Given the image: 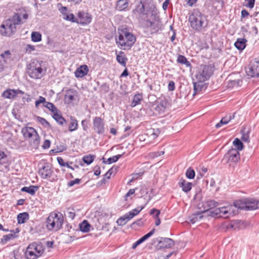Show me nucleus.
Masks as SVG:
<instances>
[{
  "instance_id": "39",
  "label": "nucleus",
  "mask_w": 259,
  "mask_h": 259,
  "mask_svg": "<svg viewBox=\"0 0 259 259\" xmlns=\"http://www.w3.org/2000/svg\"><path fill=\"white\" fill-rule=\"evenodd\" d=\"M206 3L211 5L214 9H217L219 7H222V0H206Z\"/></svg>"
},
{
  "instance_id": "56",
  "label": "nucleus",
  "mask_w": 259,
  "mask_h": 259,
  "mask_svg": "<svg viewBox=\"0 0 259 259\" xmlns=\"http://www.w3.org/2000/svg\"><path fill=\"white\" fill-rule=\"evenodd\" d=\"M81 181V179L76 178L74 180L69 182L67 184V186L69 187L73 186L75 184H79Z\"/></svg>"
},
{
  "instance_id": "18",
  "label": "nucleus",
  "mask_w": 259,
  "mask_h": 259,
  "mask_svg": "<svg viewBox=\"0 0 259 259\" xmlns=\"http://www.w3.org/2000/svg\"><path fill=\"white\" fill-rule=\"evenodd\" d=\"M169 106L170 103L167 99H161L160 101L156 105L155 110L158 113L161 114L163 113L165 111V110L167 108H168Z\"/></svg>"
},
{
  "instance_id": "4",
  "label": "nucleus",
  "mask_w": 259,
  "mask_h": 259,
  "mask_svg": "<svg viewBox=\"0 0 259 259\" xmlns=\"http://www.w3.org/2000/svg\"><path fill=\"white\" fill-rule=\"evenodd\" d=\"M21 133L26 140L34 148H37L40 142L39 136L36 131L32 127L25 126L21 130Z\"/></svg>"
},
{
  "instance_id": "37",
  "label": "nucleus",
  "mask_w": 259,
  "mask_h": 259,
  "mask_svg": "<svg viewBox=\"0 0 259 259\" xmlns=\"http://www.w3.org/2000/svg\"><path fill=\"white\" fill-rule=\"evenodd\" d=\"M147 134L150 136L153 139L156 138L160 133V131L158 128H150L147 131Z\"/></svg>"
},
{
  "instance_id": "46",
  "label": "nucleus",
  "mask_w": 259,
  "mask_h": 259,
  "mask_svg": "<svg viewBox=\"0 0 259 259\" xmlns=\"http://www.w3.org/2000/svg\"><path fill=\"white\" fill-rule=\"evenodd\" d=\"M233 144L234 146L236 148V150L238 151L242 150L243 148V145L242 141L238 138H235L233 141Z\"/></svg>"
},
{
  "instance_id": "2",
  "label": "nucleus",
  "mask_w": 259,
  "mask_h": 259,
  "mask_svg": "<svg viewBox=\"0 0 259 259\" xmlns=\"http://www.w3.org/2000/svg\"><path fill=\"white\" fill-rule=\"evenodd\" d=\"M188 20L190 27L197 32L202 31L207 25L206 17L198 9H194L189 14Z\"/></svg>"
},
{
  "instance_id": "3",
  "label": "nucleus",
  "mask_w": 259,
  "mask_h": 259,
  "mask_svg": "<svg viewBox=\"0 0 259 259\" xmlns=\"http://www.w3.org/2000/svg\"><path fill=\"white\" fill-rule=\"evenodd\" d=\"M136 40L135 36L127 28H124L119 30L116 42L120 46L121 49L129 50L135 44Z\"/></svg>"
},
{
  "instance_id": "27",
  "label": "nucleus",
  "mask_w": 259,
  "mask_h": 259,
  "mask_svg": "<svg viewBox=\"0 0 259 259\" xmlns=\"http://www.w3.org/2000/svg\"><path fill=\"white\" fill-rule=\"evenodd\" d=\"M78 126V121L74 117H70V123L68 125V130L69 132H73L77 130Z\"/></svg>"
},
{
  "instance_id": "24",
  "label": "nucleus",
  "mask_w": 259,
  "mask_h": 259,
  "mask_svg": "<svg viewBox=\"0 0 259 259\" xmlns=\"http://www.w3.org/2000/svg\"><path fill=\"white\" fill-rule=\"evenodd\" d=\"M75 92L72 89H69L66 91L64 96V101L67 104L70 103L74 100Z\"/></svg>"
},
{
  "instance_id": "54",
  "label": "nucleus",
  "mask_w": 259,
  "mask_h": 259,
  "mask_svg": "<svg viewBox=\"0 0 259 259\" xmlns=\"http://www.w3.org/2000/svg\"><path fill=\"white\" fill-rule=\"evenodd\" d=\"M46 102L45 98L42 96H39L38 99L35 101V105L37 107L39 104L43 103V105H44L46 104Z\"/></svg>"
},
{
  "instance_id": "61",
  "label": "nucleus",
  "mask_w": 259,
  "mask_h": 259,
  "mask_svg": "<svg viewBox=\"0 0 259 259\" xmlns=\"http://www.w3.org/2000/svg\"><path fill=\"white\" fill-rule=\"evenodd\" d=\"M131 126H127L125 127L124 128V132L125 133V134L123 136L124 138L125 137H127V136H128L131 132Z\"/></svg>"
},
{
  "instance_id": "60",
  "label": "nucleus",
  "mask_w": 259,
  "mask_h": 259,
  "mask_svg": "<svg viewBox=\"0 0 259 259\" xmlns=\"http://www.w3.org/2000/svg\"><path fill=\"white\" fill-rule=\"evenodd\" d=\"M155 232V229H153L151 231H150L148 233L144 235L142 237L144 239V240H146L148 238L150 237Z\"/></svg>"
},
{
  "instance_id": "42",
  "label": "nucleus",
  "mask_w": 259,
  "mask_h": 259,
  "mask_svg": "<svg viewBox=\"0 0 259 259\" xmlns=\"http://www.w3.org/2000/svg\"><path fill=\"white\" fill-rule=\"evenodd\" d=\"M177 62L180 64H184L187 67H189L191 65L190 63L187 60V58L181 55H178L177 57Z\"/></svg>"
},
{
  "instance_id": "10",
  "label": "nucleus",
  "mask_w": 259,
  "mask_h": 259,
  "mask_svg": "<svg viewBox=\"0 0 259 259\" xmlns=\"http://www.w3.org/2000/svg\"><path fill=\"white\" fill-rule=\"evenodd\" d=\"M211 213H213L214 215L224 218H229L234 215L233 206L219 207L211 211Z\"/></svg>"
},
{
  "instance_id": "13",
  "label": "nucleus",
  "mask_w": 259,
  "mask_h": 259,
  "mask_svg": "<svg viewBox=\"0 0 259 259\" xmlns=\"http://www.w3.org/2000/svg\"><path fill=\"white\" fill-rule=\"evenodd\" d=\"M28 15L26 13H15L14 15L11 18L8 19L10 20L11 22L15 26L18 25L25 22L26 20L28 19Z\"/></svg>"
},
{
  "instance_id": "15",
  "label": "nucleus",
  "mask_w": 259,
  "mask_h": 259,
  "mask_svg": "<svg viewBox=\"0 0 259 259\" xmlns=\"http://www.w3.org/2000/svg\"><path fill=\"white\" fill-rule=\"evenodd\" d=\"M247 75L252 77H259V61H254L251 63L246 71Z\"/></svg>"
},
{
  "instance_id": "17",
  "label": "nucleus",
  "mask_w": 259,
  "mask_h": 259,
  "mask_svg": "<svg viewBox=\"0 0 259 259\" xmlns=\"http://www.w3.org/2000/svg\"><path fill=\"white\" fill-rule=\"evenodd\" d=\"M24 94L23 91L19 89H7L3 93L2 96L5 98L11 99L15 98L18 94L23 95Z\"/></svg>"
},
{
  "instance_id": "52",
  "label": "nucleus",
  "mask_w": 259,
  "mask_h": 259,
  "mask_svg": "<svg viewBox=\"0 0 259 259\" xmlns=\"http://www.w3.org/2000/svg\"><path fill=\"white\" fill-rule=\"evenodd\" d=\"M37 120L38 121H39L46 127H50L51 126L50 123L44 118L41 117L40 116H37Z\"/></svg>"
},
{
  "instance_id": "22",
  "label": "nucleus",
  "mask_w": 259,
  "mask_h": 259,
  "mask_svg": "<svg viewBox=\"0 0 259 259\" xmlns=\"http://www.w3.org/2000/svg\"><path fill=\"white\" fill-rule=\"evenodd\" d=\"M179 186L182 188V190L184 192L187 193L191 190L192 184L190 182L186 181L183 179H181L179 182Z\"/></svg>"
},
{
  "instance_id": "25",
  "label": "nucleus",
  "mask_w": 259,
  "mask_h": 259,
  "mask_svg": "<svg viewBox=\"0 0 259 259\" xmlns=\"http://www.w3.org/2000/svg\"><path fill=\"white\" fill-rule=\"evenodd\" d=\"M56 225L53 220V214H49L46 221V227L49 231H56Z\"/></svg>"
},
{
  "instance_id": "9",
  "label": "nucleus",
  "mask_w": 259,
  "mask_h": 259,
  "mask_svg": "<svg viewBox=\"0 0 259 259\" xmlns=\"http://www.w3.org/2000/svg\"><path fill=\"white\" fill-rule=\"evenodd\" d=\"M16 26H14L10 20L8 19L0 26V33L3 36L10 37L16 32Z\"/></svg>"
},
{
  "instance_id": "35",
  "label": "nucleus",
  "mask_w": 259,
  "mask_h": 259,
  "mask_svg": "<svg viewBox=\"0 0 259 259\" xmlns=\"http://www.w3.org/2000/svg\"><path fill=\"white\" fill-rule=\"evenodd\" d=\"M38 189V187L35 186H30L29 187H24L21 189V191L25 192L31 195H34Z\"/></svg>"
},
{
  "instance_id": "26",
  "label": "nucleus",
  "mask_w": 259,
  "mask_h": 259,
  "mask_svg": "<svg viewBox=\"0 0 259 259\" xmlns=\"http://www.w3.org/2000/svg\"><path fill=\"white\" fill-rule=\"evenodd\" d=\"M234 208L247 210L246 198L236 200L234 202Z\"/></svg>"
},
{
  "instance_id": "6",
  "label": "nucleus",
  "mask_w": 259,
  "mask_h": 259,
  "mask_svg": "<svg viewBox=\"0 0 259 259\" xmlns=\"http://www.w3.org/2000/svg\"><path fill=\"white\" fill-rule=\"evenodd\" d=\"M44 252V247L41 244L33 242L27 247L25 256L27 259H37Z\"/></svg>"
},
{
  "instance_id": "63",
  "label": "nucleus",
  "mask_w": 259,
  "mask_h": 259,
  "mask_svg": "<svg viewBox=\"0 0 259 259\" xmlns=\"http://www.w3.org/2000/svg\"><path fill=\"white\" fill-rule=\"evenodd\" d=\"M168 89L169 91H172L175 89V84L174 81H170L168 83Z\"/></svg>"
},
{
  "instance_id": "53",
  "label": "nucleus",
  "mask_w": 259,
  "mask_h": 259,
  "mask_svg": "<svg viewBox=\"0 0 259 259\" xmlns=\"http://www.w3.org/2000/svg\"><path fill=\"white\" fill-rule=\"evenodd\" d=\"M235 117V113L232 115L226 116L222 118L221 120H222L225 124L228 123L232 119H234Z\"/></svg>"
},
{
  "instance_id": "47",
  "label": "nucleus",
  "mask_w": 259,
  "mask_h": 259,
  "mask_svg": "<svg viewBox=\"0 0 259 259\" xmlns=\"http://www.w3.org/2000/svg\"><path fill=\"white\" fill-rule=\"evenodd\" d=\"M44 107H46L51 111H52L53 114L56 112L59 111V110L57 109V108L51 102H47L46 104L44 105Z\"/></svg>"
},
{
  "instance_id": "57",
  "label": "nucleus",
  "mask_w": 259,
  "mask_h": 259,
  "mask_svg": "<svg viewBox=\"0 0 259 259\" xmlns=\"http://www.w3.org/2000/svg\"><path fill=\"white\" fill-rule=\"evenodd\" d=\"M101 90L104 93H106L109 91V85L106 83H104L101 85Z\"/></svg>"
},
{
  "instance_id": "48",
  "label": "nucleus",
  "mask_w": 259,
  "mask_h": 259,
  "mask_svg": "<svg viewBox=\"0 0 259 259\" xmlns=\"http://www.w3.org/2000/svg\"><path fill=\"white\" fill-rule=\"evenodd\" d=\"M95 156L93 155H84L82 158L83 161L87 164H90L93 162Z\"/></svg>"
},
{
  "instance_id": "1",
  "label": "nucleus",
  "mask_w": 259,
  "mask_h": 259,
  "mask_svg": "<svg viewBox=\"0 0 259 259\" xmlns=\"http://www.w3.org/2000/svg\"><path fill=\"white\" fill-rule=\"evenodd\" d=\"M134 11L144 16L143 29L146 35L158 33L163 29L159 12L152 0H141Z\"/></svg>"
},
{
  "instance_id": "8",
  "label": "nucleus",
  "mask_w": 259,
  "mask_h": 259,
  "mask_svg": "<svg viewBox=\"0 0 259 259\" xmlns=\"http://www.w3.org/2000/svg\"><path fill=\"white\" fill-rule=\"evenodd\" d=\"M38 174L42 179H47L51 182L55 181L57 179V175L48 163L42 165L39 167Z\"/></svg>"
},
{
  "instance_id": "12",
  "label": "nucleus",
  "mask_w": 259,
  "mask_h": 259,
  "mask_svg": "<svg viewBox=\"0 0 259 259\" xmlns=\"http://www.w3.org/2000/svg\"><path fill=\"white\" fill-rule=\"evenodd\" d=\"M77 23L82 26L87 25L90 24L92 20V16L89 13L84 11H79L77 13Z\"/></svg>"
},
{
  "instance_id": "58",
  "label": "nucleus",
  "mask_w": 259,
  "mask_h": 259,
  "mask_svg": "<svg viewBox=\"0 0 259 259\" xmlns=\"http://www.w3.org/2000/svg\"><path fill=\"white\" fill-rule=\"evenodd\" d=\"M81 126L84 131H87L88 128V121L87 119H83L81 121Z\"/></svg>"
},
{
  "instance_id": "38",
  "label": "nucleus",
  "mask_w": 259,
  "mask_h": 259,
  "mask_svg": "<svg viewBox=\"0 0 259 259\" xmlns=\"http://www.w3.org/2000/svg\"><path fill=\"white\" fill-rule=\"evenodd\" d=\"M124 54V53L122 51L119 52V54L117 55L116 60L117 61L123 66H126V61L127 59L124 56L121 55Z\"/></svg>"
},
{
  "instance_id": "45",
  "label": "nucleus",
  "mask_w": 259,
  "mask_h": 259,
  "mask_svg": "<svg viewBox=\"0 0 259 259\" xmlns=\"http://www.w3.org/2000/svg\"><path fill=\"white\" fill-rule=\"evenodd\" d=\"M31 40L33 42H38L41 40V34L36 31L32 32L31 35Z\"/></svg>"
},
{
  "instance_id": "44",
  "label": "nucleus",
  "mask_w": 259,
  "mask_h": 259,
  "mask_svg": "<svg viewBox=\"0 0 259 259\" xmlns=\"http://www.w3.org/2000/svg\"><path fill=\"white\" fill-rule=\"evenodd\" d=\"M206 205V210L212 209L219 205V203L213 200H209L205 202Z\"/></svg>"
},
{
  "instance_id": "20",
  "label": "nucleus",
  "mask_w": 259,
  "mask_h": 259,
  "mask_svg": "<svg viewBox=\"0 0 259 259\" xmlns=\"http://www.w3.org/2000/svg\"><path fill=\"white\" fill-rule=\"evenodd\" d=\"M247 210L259 208V201L252 198H246Z\"/></svg>"
},
{
  "instance_id": "23",
  "label": "nucleus",
  "mask_w": 259,
  "mask_h": 259,
  "mask_svg": "<svg viewBox=\"0 0 259 259\" xmlns=\"http://www.w3.org/2000/svg\"><path fill=\"white\" fill-rule=\"evenodd\" d=\"M129 1L130 0H118L116 4V9L120 11H126L128 7Z\"/></svg>"
},
{
  "instance_id": "43",
  "label": "nucleus",
  "mask_w": 259,
  "mask_h": 259,
  "mask_svg": "<svg viewBox=\"0 0 259 259\" xmlns=\"http://www.w3.org/2000/svg\"><path fill=\"white\" fill-rule=\"evenodd\" d=\"M123 155V154H118L117 155H115L112 157H109V158L107 159V161L104 160L103 162L105 163L109 164H111L113 162H115L119 158H120Z\"/></svg>"
},
{
  "instance_id": "41",
  "label": "nucleus",
  "mask_w": 259,
  "mask_h": 259,
  "mask_svg": "<svg viewBox=\"0 0 259 259\" xmlns=\"http://www.w3.org/2000/svg\"><path fill=\"white\" fill-rule=\"evenodd\" d=\"M145 207V205L141 207H138L134 209H132L131 211L127 212L129 215V218L132 219L135 216L139 214L143 209Z\"/></svg>"
},
{
  "instance_id": "62",
  "label": "nucleus",
  "mask_w": 259,
  "mask_h": 259,
  "mask_svg": "<svg viewBox=\"0 0 259 259\" xmlns=\"http://www.w3.org/2000/svg\"><path fill=\"white\" fill-rule=\"evenodd\" d=\"M50 145L51 141L49 140H46L43 143L42 147L44 149H48L50 147Z\"/></svg>"
},
{
  "instance_id": "31",
  "label": "nucleus",
  "mask_w": 259,
  "mask_h": 259,
  "mask_svg": "<svg viewBox=\"0 0 259 259\" xmlns=\"http://www.w3.org/2000/svg\"><path fill=\"white\" fill-rule=\"evenodd\" d=\"M11 232H12L13 233L5 235L3 236V238L1 240V243L4 244L10 240L16 238L17 236L14 231L11 230Z\"/></svg>"
},
{
  "instance_id": "11",
  "label": "nucleus",
  "mask_w": 259,
  "mask_h": 259,
  "mask_svg": "<svg viewBox=\"0 0 259 259\" xmlns=\"http://www.w3.org/2000/svg\"><path fill=\"white\" fill-rule=\"evenodd\" d=\"M93 130L98 135H103L105 131L104 119L100 117H95L93 121Z\"/></svg>"
},
{
  "instance_id": "50",
  "label": "nucleus",
  "mask_w": 259,
  "mask_h": 259,
  "mask_svg": "<svg viewBox=\"0 0 259 259\" xmlns=\"http://www.w3.org/2000/svg\"><path fill=\"white\" fill-rule=\"evenodd\" d=\"M186 176L187 178L189 179H194L195 176V173L194 170L191 168V167H189L187 169L186 172Z\"/></svg>"
},
{
  "instance_id": "19",
  "label": "nucleus",
  "mask_w": 259,
  "mask_h": 259,
  "mask_svg": "<svg viewBox=\"0 0 259 259\" xmlns=\"http://www.w3.org/2000/svg\"><path fill=\"white\" fill-rule=\"evenodd\" d=\"M50 214H53V220L54 221V224L56 225V231L60 230L63 224V216L61 213H57L54 212H51Z\"/></svg>"
},
{
  "instance_id": "36",
  "label": "nucleus",
  "mask_w": 259,
  "mask_h": 259,
  "mask_svg": "<svg viewBox=\"0 0 259 259\" xmlns=\"http://www.w3.org/2000/svg\"><path fill=\"white\" fill-rule=\"evenodd\" d=\"M1 57L3 61L8 63L12 60V55L9 50L5 51L4 53L1 54Z\"/></svg>"
},
{
  "instance_id": "21",
  "label": "nucleus",
  "mask_w": 259,
  "mask_h": 259,
  "mask_svg": "<svg viewBox=\"0 0 259 259\" xmlns=\"http://www.w3.org/2000/svg\"><path fill=\"white\" fill-rule=\"evenodd\" d=\"M89 69L86 65H83L78 67L75 72L76 77H82L88 73Z\"/></svg>"
},
{
  "instance_id": "55",
  "label": "nucleus",
  "mask_w": 259,
  "mask_h": 259,
  "mask_svg": "<svg viewBox=\"0 0 259 259\" xmlns=\"http://www.w3.org/2000/svg\"><path fill=\"white\" fill-rule=\"evenodd\" d=\"M246 4L245 6L249 8H252L254 6L255 0H245Z\"/></svg>"
},
{
  "instance_id": "30",
  "label": "nucleus",
  "mask_w": 259,
  "mask_h": 259,
  "mask_svg": "<svg viewBox=\"0 0 259 259\" xmlns=\"http://www.w3.org/2000/svg\"><path fill=\"white\" fill-rule=\"evenodd\" d=\"M129 215L127 213H126L123 216L120 217L116 221V223L118 226H122L126 224V223L131 220V218H129Z\"/></svg>"
},
{
  "instance_id": "64",
  "label": "nucleus",
  "mask_w": 259,
  "mask_h": 259,
  "mask_svg": "<svg viewBox=\"0 0 259 259\" xmlns=\"http://www.w3.org/2000/svg\"><path fill=\"white\" fill-rule=\"evenodd\" d=\"M94 175L96 176H99L100 175L101 173V170L100 167L99 165H96L94 167Z\"/></svg>"
},
{
  "instance_id": "34",
  "label": "nucleus",
  "mask_w": 259,
  "mask_h": 259,
  "mask_svg": "<svg viewBox=\"0 0 259 259\" xmlns=\"http://www.w3.org/2000/svg\"><path fill=\"white\" fill-rule=\"evenodd\" d=\"M91 227V225L87 220L83 221V222L79 224V229L83 233L89 232L90 230Z\"/></svg>"
},
{
  "instance_id": "7",
  "label": "nucleus",
  "mask_w": 259,
  "mask_h": 259,
  "mask_svg": "<svg viewBox=\"0 0 259 259\" xmlns=\"http://www.w3.org/2000/svg\"><path fill=\"white\" fill-rule=\"evenodd\" d=\"M214 71V66L211 64L201 65L196 74V78L199 82H204L208 80Z\"/></svg>"
},
{
  "instance_id": "29",
  "label": "nucleus",
  "mask_w": 259,
  "mask_h": 259,
  "mask_svg": "<svg viewBox=\"0 0 259 259\" xmlns=\"http://www.w3.org/2000/svg\"><path fill=\"white\" fill-rule=\"evenodd\" d=\"M246 41L245 38H238L235 42L234 46L238 50L242 51L246 47Z\"/></svg>"
},
{
  "instance_id": "14",
  "label": "nucleus",
  "mask_w": 259,
  "mask_h": 259,
  "mask_svg": "<svg viewBox=\"0 0 259 259\" xmlns=\"http://www.w3.org/2000/svg\"><path fill=\"white\" fill-rule=\"evenodd\" d=\"M158 244L159 249L169 248L175 245L174 240L169 238L160 237L156 239Z\"/></svg>"
},
{
  "instance_id": "40",
  "label": "nucleus",
  "mask_w": 259,
  "mask_h": 259,
  "mask_svg": "<svg viewBox=\"0 0 259 259\" xmlns=\"http://www.w3.org/2000/svg\"><path fill=\"white\" fill-rule=\"evenodd\" d=\"M202 213V212L194 213L190 217V222L192 224H194L196 222L201 220L203 218Z\"/></svg>"
},
{
  "instance_id": "16",
  "label": "nucleus",
  "mask_w": 259,
  "mask_h": 259,
  "mask_svg": "<svg viewBox=\"0 0 259 259\" xmlns=\"http://www.w3.org/2000/svg\"><path fill=\"white\" fill-rule=\"evenodd\" d=\"M225 157L228 159V162H236L240 159V154L237 150L232 148L228 151Z\"/></svg>"
},
{
  "instance_id": "33",
  "label": "nucleus",
  "mask_w": 259,
  "mask_h": 259,
  "mask_svg": "<svg viewBox=\"0 0 259 259\" xmlns=\"http://www.w3.org/2000/svg\"><path fill=\"white\" fill-rule=\"evenodd\" d=\"M60 111H58L53 114V118L60 125H63L64 123H66V121L63 116L59 114Z\"/></svg>"
},
{
  "instance_id": "49",
  "label": "nucleus",
  "mask_w": 259,
  "mask_h": 259,
  "mask_svg": "<svg viewBox=\"0 0 259 259\" xmlns=\"http://www.w3.org/2000/svg\"><path fill=\"white\" fill-rule=\"evenodd\" d=\"M241 134H242L241 140L243 142L248 143L250 141L249 136V131L245 132V131H242Z\"/></svg>"
},
{
  "instance_id": "32",
  "label": "nucleus",
  "mask_w": 259,
  "mask_h": 259,
  "mask_svg": "<svg viewBox=\"0 0 259 259\" xmlns=\"http://www.w3.org/2000/svg\"><path fill=\"white\" fill-rule=\"evenodd\" d=\"M29 219V214L27 212H24L19 213L17 215V221L18 224H24Z\"/></svg>"
},
{
  "instance_id": "59",
  "label": "nucleus",
  "mask_w": 259,
  "mask_h": 259,
  "mask_svg": "<svg viewBox=\"0 0 259 259\" xmlns=\"http://www.w3.org/2000/svg\"><path fill=\"white\" fill-rule=\"evenodd\" d=\"M34 46L29 44L26 45L25 48L26 52L31 53L32 51H34Z\"/></svg>"
},
{
  "instance_id": "5",
  "label": "nucleus",
  "mask_w": 259,
  "mask_h": 259,
  "mask_svg": "<svg viewBox=\"0 0 259 259\" xmlns=\"http://www.w3.org/2000/svg\"><path fill=\"white\" fill-rule=\"evenodd\" d=\"M42 62L33 60L29 64L27 73L29 76L33 79L41 78L45 74L46 70L42 68Z\"/></svg>"
},
{
  "instance_id": "28",
  "label": "nucleus",
  "mask_w": 259,
  "mask_h": 259,
  "mask_svg": "<svg viewBox=\"0 0 259 259\" xmlns=\"http://www.w3.org/2000/svg\"><path fill=\"white\" fill-rule=\"evenodd\" d=\"M142 94H136L133 98L132 102L131 104V106L134 107L138 105L141 104V101L143 100Z\"/></svg>"
},
{
  "instance_id": "51",
  "label": "nucleus",
  "mask_w": 259,
  "mask_h": 259,
  "mask_svg": "<svg viewBox=\"0 0 259 259\" xmlns=\"http://www.w3.org/2000/svg\"><path fill=\"white\" fill-rule=\"evenodd\" d=\"M64 19L74 23H77V18H75L73 14H66Z\"/></svg>"
}]
</instances>
